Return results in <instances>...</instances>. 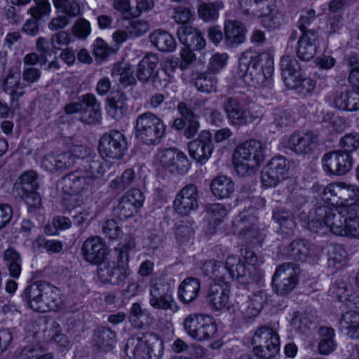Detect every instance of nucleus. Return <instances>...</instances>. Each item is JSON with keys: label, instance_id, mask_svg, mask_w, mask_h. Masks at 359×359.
I'll return each instance as SVG.
<instances>
[{"label": "nucleus", "instance_id": "1", "mask_svg": "<svg viewBox=\"0 0 359 359\" xmlns=\"http://www.w3.org/2000/svg\"><path fill=\"white\" fill-rule=\"evenodd\" d=\"M307 227L314 233L329 229L337 236L359 238V208L355 205L318 206L309 212Z\"/></svg>", "mask_w": 359, "mask_h": 359}, {"label": "nucleus", "instance_id": "2", "mask_svg": "<svg viewBox=\"0 0 359 359\" xmlns=\"http://www.w3.org/2000/svg\"><path fill=\"white\" fill-rule=\"evenodd\" d=\"M273 69V60L269 54L248 50L239 57V75L250 86L270 87Z\"/></svg>", "mask_w": 359, "mask_h": 359}, {"label": "nucleus", "instance_id": "3", "mask_svg": "<svg viewBox=\"0 0 359 359\" xmlns=\"http://www.w3.org/2000/svg\"><path fill=\"white\" fill-rule=\"evenodd\" d=\"M266 147L259 140L250 139L239 144L233 154V163L241 177L254 175L266 158Z\"/></svg>", "mask_w": 359, "mask_h": 359}, {"label": "nucleus", "instance_id": "4", "mask_svg": "<svg viewBox=\"0 0 359 359\" xmlns=\"http://www.w3.org/2000/svg\"><path fill=\"white\" fill-rule=\"evenodd\" d=\"M25 297L29 306L39 313L55 310L60 303L58 288L45 281H37L28 286Z\"/></svg>", "mask_w": 359, "mask_h": 359}, {"label": "nucleus", "instance_id": "5", "mask_svg": "<svg viewBox=\"0 0 359 359\" xmlns=\"http://www.w3.org/2000/svg\"><path fill=\"white\" fill-rule=\"evenodd\" d=\"M135 128L139 140L146 144H156L164 137L166 126L158 116L145 112L137 117Z\"/></svg>", "mask_w": 359, "mask_h": 359}, {"label": "nucleus", "instance_id": "6", "mask_svg": "<svg viewBox=\"0 0 359 359\" xmlns=\"http://www.w3.org/2000/svg\"><path fill=\"white\" fill-rule=\"evenodd\" d=\"M161 344L156 334L147 332L141 337L129 339L125 351L130 359H158Z\"/></svg>", "mask_w": 359, "mask_h": 359}, {"label": "nucleus", "instance_id": "7", "mask_svg": "<svg viewBox=\"0 0 359 359\" xmlns=\"http://www.w3.org/2000/svg\"><path fill=\"white\" fill-rule=\"evenodd\" d=\"M187 334L197 341L210 340L217 334V325L212 318L208 315L193 313L184 320Z\"/></svg>", "mask_w": 359, "mask_h": 359}, {"label": "nucleus", "instance_id": "8", "mask_svg": "<svg viewBox=\"0 0 359 359\" xmlns=\"http://www.w3.org/2000/svg\"><path fill=\"white\" fill-rule=\"evenodd\" d=\"M255 354L264 359L275 356L279 351L280 339L276 330L268 326L257 329L252 339Z\"/></svg>", "mask_w": 359, "mask_h": 359}, {"label": "nucleus", "instance_id": "9", "mask_svg": "<svg viewBox=\"0 0 359 359\" xmlns=\"http://www.w3.org/2000/svg\"><path fill=\"white\" fill-rule=\"evenodd\" d=\"M355 186L344 182L330 183L325 187L315 185L313 189L320 192L322 199L334 207L346 205L345 203H352L355 196Z\"/></svg>", "mask_w": 359, "mask_h": 359}, {"label": "nucleus", "instance_id": "10", "mask_svg": "<svg viewBox=\"0 0 359 359\" xmlns=\"http://www.w3.org/2000/svg\"><path fill=\"white\" fill-rule=\"evenodd\" d=\"M128 149L126 138L118 130H112L103 135L99 141V151L106 161L121 159Z\"/></svg>", "mask_w": 359, "mask_h": 359}, {"label": "nucleus", "instance_id": "11", "mask_svg": "<svg viewBox=\"0 0 359 359\" xmlns=\"http://www.w3.org/2000/svg\"><path fill=\"white\" fill-rule=\"evenodd\" d=\"M299 269L294 263H283L276 270L272 285L275 292L278 295H286L292 291L298 281Z\"/></svg>", "mask_w": 359, "mask_h": 359}, {"label": "nucleus", "instance_id": "12", "mask_svg": "<svg viewBox=\"0 0 359 359\" xmlns=\"http://www.w3.org/2000/svg\"><path fill=\"white\" fill-rule=\"evenodd\" d=\"M156 159L164 168L172 173L182 175L187 172L190 167L185 154L175 148L159 151Z\"/></svg>", "mask_w": 359, "mask_h": 359}, {"label": "nucleus", "instance_id": "13", "mask_svg": "<svg viewBox=\"0 0 359 359\" xmlns=\"http://www.w3.org/2000/svg\"><path fill=\"white\" fill-rule=\"evenodd\" d=\"M90 183L81 170H76L62 177L57 184L58 192L74 197L88 191Z\"/></svg>", "mask_w": 359, "mask_h": 359}, {"label": "nucleus", "instance_id": "14", "mask_svg": "<svg viewBox=\"0 0 359 359\" xmlns=\"http://www.w3.org/2000/svg\"><path fill=\"white\" fill-rule=\"evenodd\" d=\"M222 105L228 120L233 126H244L259 118L258 115L251 113L233 97L227 98Z\"/></svg>", "mask_w": 359, "mask_h": 359}, {"label": "nucleus", "instance_id": "15", "mask_svg": "<svg viewBox=\"0 0 359 359\" xmlns=\"http://www.w3.org/2000/svg\"><path fill=\"white\" fill-rule=\"evenodd\" d=\"M289 165L285 158H272L261 173L262 184L266 187H275L287 175Z\"/></svg>", "mask_w": 359, "mask_h": 359}, {"label": "nucleus", "instance_id": "16", "mask_svg": "<svg viewBox=\"0 0 359 359\" xmlns=\"http://www.w3.org/2000/svg\"><path fill=\"white\" fill-rule=\"evenodd\" d=\"M188 149L191 158L200 163H205L214 149L212 134L208 130L201 131L196 139L189 142Z\"/></svg>", "mask_w": 359, "mask_h": 359}, {"label": "nucleus", "instance_id": "17", "mask_svg": "<svg viewBox=\"0 0 359 359\" xmlns=\"http://www.w3.org/2000/svg\"><path fill=\"white\" fill-rule=\"evenodd\" d=\"M199 197L198 188L196 185L189 184L184 187L176 195L174 201L175 211L183 215H188L191 211L198 207Z\"/></svg>", "mask_w": 359, "mask_h": 359}, {"label": "nucleus", "instance_id": "18", "mask_svg": "<svg viewBox=\"0 0 359 359\" xmlns=\"http://www.w3.org/2000/svg\"><path fill=\"white\" fill-rule=\"evenodd\" d=\"M144 196L138 189H133L127 191L123 196L118 206L115 209V214L120 219H126L133 216L142 207Z\"/></svg>", "mask_w": 359, "mask_h": 359}, {"label": "nucleus", "instance_id": "19", "mask_svg": "<svg viewBox=\"0 0 359 359\" xmlns=\"http://www.w3.org/2000/svg\"><path fill=\"white\" fill-rule=\"evenodd\" d=\"M322 161L325 170L332 175H342L352 168V159L347 152H329L324 155Z\"/></svg>", "mask_w": 359, "mask_h": 359}, {"label": "nucleus", "instance_id": "20", "mask_svg": "<svg viewBox=\"0 0 359 359\" xmlns=\"http://www.w3.org/2000/svg\"><path fill=\"white\" fill-rule=\"evenodd\" d=\"M149 304L156 309L176 312L179 307L172 294L165 291L161 283H154L149 289Z\"/></svg>", "mask_w": 359, "mask_h": 359}, {"label": "nucleus", "instance_id": "21", "mask_svg": "<svg viewBox=\"0 0 359 359\" xmlns=\"http://www.w3.org/2000/svg\"><path fill=\"white\" fill-rule=\"evenodd\" d=\"M318 136L313 132H295L287 140V147L297 154L311 153L317 147Z\"/></svg>", "mask_w": 359, "mask_h": 359}, {"label": "nucleus", "instance_id": "22", "mask_svg": "<svg viewBox=\"0 0 359 359\" xmlns=\"http://www.w3.org/2000/svg\"><path fill=\"white\" fill-rule=\"evenodd\" d=\"M230 285L229 281H214L208 288L206 296L208 304L216 311L225 308L229 301Z\"/></svg>", "mask_w": 359, "mask_h": 359}, {"label": "nucleus", "instance_id": "23", "mask_svg": "<svg viewBox=\"0 0 359 359\" xmlns=\"http://www.w3.org/2000/svg\"><path fill=\"white\" fill-rule=\"evenodd\" d=\"M83 259L93 264L105 259L109 250L101 238L94 236L86 239L81 248Z\"/></svg>", "mask_w": 359, "mask_h": 359}, {"label": "nucleus", "instance_id": "24", "mask_svg": "<svg viewBox=\"0 0 359 359\" xmlns=\"http://www.w3.org/2000/svg\"><path fill=\"white\" fill-rule=\"evenodd\" d=\"M318 35L316 31H308L299 36L296 50L297 57L304 61H309L316 55L318 48Z\"/></svg>", "mask_w": 359, "mask_h": 359}, {"label": "nucleus", "instance_id": "25", "mask_svg": "<svg viewBox=\"0 0 359 359\" xmlns=\"http://www.w3.org/2000/svg\"><path fill=\"white\" fill-rule=\"evenodd\" d=\"M239 8L250 17L266 15L275 9L274 0H239Z\"/></svg>", "mask_w": 359, "mask_h": 359}, {"label": "nucleus", "instance_id": "26", "mask_svg": "<svg viewBox=\"0 0 359 359\" xmlns=\"http://www.w3.org/2000/svg\"><path fill=\"white\" fill-rule=\"evenodd\" d=\"M226 273H228L227 280L235 278L242 283H248L251 278L250 269L245 266L240 257L231 255L226 260Z\"/></svg>", "mask_w": 359, "mask_h": 359}, {"label": "nucleus", "instance_id": "27", "mask_svg": "<svg viewBox=\"0 0 359 359\" xmlns=\"http://www.w3.org/2000/svg\"><path fill=\"white\" fill-rule=\"evenodd\" d=\"M128 98L125 93L116 91L107 99L106 110L109 116L116 121L123 118L128 110Z\"/></svg>", "mask_w": 359, "mask_h": 359}, {"label": "nucleus", "instance_id": "28", "mask_svg": "<svg viewBox=\"0 0 359 359\" xmlns=\"http://www.w3.org/2000/svg\"><path fill=\"white\" fill-rule=\"evenodd\" d=\"M246 29L238 20H227L224 25V40L227 46L234 47L243 43L245 40Z\"/></svg>", "mask_w": 359, "mask_h": 359}, {"label": "nucleus", "instance_id": "29", "mask_svg": "<svg viewBox=\"0 0 359 359\" xmlns=\"http://www.w3.org/2000/svg\"><path fill=\"white\" fill-rule=\"evenodd\" d=\"M25 88V83L20 81V69L16 67H11L5 80L4 90L11 96V100L14 101L24 95Z\"/></svg>", "mask_w": 359, "mask_h": 359}, {"label": "nucleus", "instance_id": "30", "mask_svg": "<svg viewBox=\"0 0 359 359\" xmlns=\"http://www.w3.org/2000/svg\"><path fill=\"white\" fill-rule=\"evenodd\" d=\"M177 36L182 43L193 50H198L205 47V41L201 33L193 27H180Z\"/></svg>", "mask_w": 359, "mask_h": 359}, {"label": "nucleus", "instance_id": "31", "mask_svg": "<svg viewBox=\"0 0 359 359\" xmlns=\"http://www.w3.org/2000/svg\"><path fill=\"white\" fill-rule=\"evenodd\" d=\"M339 329L348 337L359 338V313L348 311L341 315L339 321Z\"/></svg>", "mask_w": 359, "mask_h": 359}, {"label": "nucleus", "instance_id": "32", "mask_svg": "<svg viewBox=\"0 0 359 359\" xmlns=\"http://www.w3.org/2000/svg\"><path fill=\"white\" fill-rule=\"evenodd\" d=\"M333 104L341 110L355 111L359 109V90L337 93Z\"/></svg>", "mask_w": 359, "mask_h": 359}, {"label": "nucleus", "instance_id": "33", "mask_svg": "<svg viewBox=\"0 0 359 359\" xmlns=\"http://www.w3.org/2000/svg\"><path fill=\"white\" fill-rule=\"evenodd\" d=\"M286 87L294 90L300 96L306 97L311 95L316 87V81L311 78L305 76L302 73L285 84Z\"/></svg>", "mask_w": 359, "mask_h": 359}, {"label": "nucleus", "instance_id": "34", "mask_svg": "<svg viewBox=\"0 0 359 359\" xmlns=\"http://www.w3.org/2000/svg\"><path fill=\"white\" fill-rule=\"evenodd\" d=\"M116 339V333L107 327H100L95 331L93 347L101 352L111 351Z\"/></svg>", "mask_w": 359, "mask_h": 359}, {"label": "nucleus", "instance_id": "35", "mask_svg": "<svg viewBox=\"0 0 359 359\" xmlns=\"http://www.w3.org/2000/svg\"><path fill=\"white\" fill-rule=\"evenodd\" d=\"M201 283L195 278H187L180 285L178 288V297L184 303L194 301L198 295Z\"/></svg>", "mask_w": 359, "mask_h": 359}, {"label": "nucleus", "instance_id": "36", "mask_svg": "<svg viewBox=\"0 0 359 359\" xmlns=\"http://www.w3.org/2000/svg\"><path fill=\"white\" fill-rule=\"evenodd\" d=\"M151 43L161 52H172L176 48V42L172 36L162 29H158L150 34Z\"/></svg>", "mask_w": 359, "mask_h": 359}, {"label": "nucleus", "instance_id": "37", "mask_svg": "<svg viewBox=\"0 0 359 359\" xmlns=\"http://www.w3.org/2000/svg\"><path fill=\"white\" fill-rule=\"evenodd\" d=\"M36 174L34 171H27L22 174L15 183L13 194L15 196H22L27 191L37 189Z\"/></svg>", "mask_w": 359, "mask_h": 359}, {"label": "nucleus", "instance_id": "38", "mask_svg": "<svg viewBox=\"0 0 359 359\" xmlns=\"http://www.w3.org/2000/svg\"><path fill=\"white\" fill-rule=\"evenodd\" d=\"M318 334L320 337L318 343L319 353L323 355H327L332 352L337 347L334 329L330 327H320L318 330Z\"/></svg>", "mask_w": 359, "mask_h": 359}, {"label": "nucleus", "instance_id": "39", "mask_svg": "<svg viewBox=\"0 0 359 359\" xmlns=\"http://www.w3.org/2000/svg\"><path fill=\"white\" fill-rule=\"evenodd\" d=\"M205 210L210 217L208 231L210 234H214L217 231V226L227 215V210L225 207L220 203L207 205Z\"/></svg>", "mask_w": 359, "mask_h": 359}, {"label": "nucleus", "instance_id": "40", "mask_svg": "<svg viewBox=\"0 0 359 359\" xmlns=\"http://www.w3.org/2000/svg\"><path fill=\"white\" fill-rule=\"evenodd\" d=\"M272 218L279 225L280 230L286 234H290L296 226L293 214L281 208L273 210Z\"/></svg>", "mask_w": 359, "mask_h": 359}, {"label": "nucleus", "instance_id": "41", "mask_svg": "<svg viewBox=\"0 0 359 359\" xmlns=\"http://www.w3.org/2000/svg\"><path fill=\"white\" fill-rule=\"evenodd\" d=\"M158 62V57L154 53H147L139 62L137 77L142 82H146L152 75Z\"/></svg>", "mask_w": 359, "mask_h": 359}, {"label": "nucleus", "instance_id": "42", "mask_svg": "<svg viewBox=\"0 0 359 359\" xmlns=\"http://www.w3.org/2000/svg\"><path fill=\"white\" fill-rule=\"evenodd\" d=\"M211 190L215 196L224 198L229 197L233 193L234 184L229 178L219 176L215 178L212 182Z\"/></svg>", "mask_w": 359, "mask_h": 359}, {"label": "nucleus", "instance_id": "43", "mask_svg": "<svg viewBox=\"0 0 359 359\" xmlns=\"http://www.w3.org/2000/svg\"><path fill=\"white\" fill-rule=\"evenodd\" d=\"M280 65L285 84L294 78L297 74H299L301 73V69L298 61L292 56H283L280 59Z\"/></svg>", "mask_w": 359, "mask_h": 359}, {"label": "nucleus", "instance_id": "44", "mask_svg": "<svg viewBox=\"0 0 359 359\" xmlns=\"http://www.w3.org/2000/svg\"><path fill=\"white\" fill-rule=\"evenodd\" d=\"M266 302V295L263 291H258L249 297L247 308L244 312L246 318H251L259 315Z\"/></svg>", "mask_w": 359, "mask_h": 359}, {"label": "nucleus", "instance_id": "45", "mask_svg": "<svg viewBox=\"0 0 359 359\" xmlns=\"http://www.w3.org/2000/svg\"><path fill=\"white\" fill-rule=\"evenodd\" d=\"M256 222V218L249 214H240L233 222L234 231H238V234L241 236H246L250 231L255 229L253 225Z\"/></svg>", "mask_w": 359, "mask_h": 359}, {"label": "nucleus", "instance_id": "46", "mask_svg": "<svg viewBox=\"0 0 359 359\" xmlns=\"http://www.w3.org/2000/svg\"><path fill=\"white\" fill-rule=\"evenodd\" d=\"M203 270L207 276L213 277L215 281L226 280L225 266L214 260L207 261L203 266Z\"/></svg>", "mask_w": 359, "mask_h": 359}, {"label": "nucleus", "instance_id": "47", "mask_svg": "<svg viewBox=\"0 0 359 359\" xmlns=\"http://www.w3.org/2000/svg\"><path fill=\"white\" fill-rule=\"evenodd\" d=\"M41 332H36L34 337L41 341H49L53 339L57 333L62 331L60 325L55 321L46 322L41 326Z\"/></svg>", "mask_w": 359, "mask_h": 359}, {"label": "nucleus", "instance_id": "48", "mask_svg": "<svg viewBox=\"0 0 359 359\" xmlns=\"http://www.w3.org/2000/svg\"><path fill=\"white\" fill-rule=\"evenodd\" d=\"M223 8L221 1L211 3H202L198 8L199 16L205 21L215 19L217 17V12Z\"/></svg>", "mask_w": 359, "mask_h": 359}, {"label": "nucleus", "instance_id": "49", "mask_svg": "<svg viewBox=\"0 0 359 359\" xmlns=\"http://www.w3.org/2000/svg\"><path fill=\"white\" fill-rule=\"evenodd\" d=\"M289 252L295 260L303 261L309 254V245L304 240H296L290 245Z\"/></svg>", "mask_w": 359, "mask_h": 359}, {"label": "nucleus", "instance_id": "50", "mask_svg": "<svg viewBox=\"0 0 359 359\" xmlns=\"http://www.w3.org/2000/svg\"><path fill=\"white\" fill-rule=\"evenodd\" d=\"M56 8L64 14L70 16H78L81 13V8L77 0H53Z\"/></svg>", "mask_w": 359, "mask_h": 359}, {"label": "nucleus", "instance_id": "51", "mask_svg": "<svg viewBox=\"0 0 359 359\" xmlns=\"http://www.w3.org/2000/svg\"><path fill=\"white\" fill-rule=\"evenodd\" d=\"M79 170H83L84 177L87 178L90 184H91L95 179L101 177L104 172L101 163L95 160L87 162L86 165H84L83 168Z\"/></svg>", "mask_w": 359, "mask_h": 359}, {"label": "nucleus", "instance_id": "52", "mask_svg": "<svg viewBox=\"0 0 359 359\" xmlns=\"http://www.w3.org/2000/svg\"><path fill=\"white\" fill-rule=\"evenodd\" d=\"M135 177L134 170L126 169L120 177H117L110 182L109 187L113 190H123L131 184Z\"/></svg>", "mask_w": 359, "mask_h": 359}, {"label": "nucleus", "instance_id": "53", "mask_svg": "<svg viewBox=\"0 0 359 359\" xmlns=\"http://www.w3.org/2000/svg\"><path fill=\"white\" fill-rule=\"evenodd\" d=\"M114 262L103 259L98 262L97 274L100 280L104 283H111Z\"/></svg>", "mask_w": 359, "mask_h": 359}, {"label": "nucleus", "instance_id": "54", "mask_svg": "<svg viewBox=\"0 0 359 359\" xmlns=\"http://www.w3.org/2000/svg\"><path fill=\"white\" fill-rule=\"evenodd\" d=\"M195 86L201 92H215L217 90V80L212 76L201 75L196 78Z\"/></svg>", "mask_w": 359, "mask_h": 359}, {"label": "nucleus", "instance_id": "55", "mask_svg": "<svg viewBox=\"0 0 359 359\" xmlns=\"http://www.w3.org/2000/svg\"><path fill=\"white\" fill-rule=\"evenodd\" d=\"M35 6L29 10V13L35 20H40L43 16L48 15L50 11V4L48 0H34Z\"/></svg>", "mask_w": 359, "mask_h": 359}, {"label": "nucleus", "instance_id": "56", "mask_svg": "<svg viewBox=\"0 0 359 359\" xmlns=\"http://www.w3.org/2000/svg\"><path fill=\"white\" fill-rule=\"evenodd\" d=\"M72 32L76 37L84 39L87 38L91 32L90 22L83 18L78 19L72 26Z\"/></svg>", "mask_w": 359, "mask_h": 359}, {"label": "nucleus", "instance_id": "57", "mask_svg": "<svg viewBox=\"0 0 359 359\" xmlns=\"http://www.w3.org/2000/svg\"><path fill=\"white\" fill-rule=\"evenodd\" d=\"M39 248H45L47 252L51 253H59L62 250V243L60 241L46 240L43 237H38L35 241Z\"/></svg>", "mask_w": 359, "mask_h": 359}, {"label": "nucleus", "instance_id": "58", "mask_svg": "<svg viewBox=\"0 0 359 359\" xmlns=\"http://www.w3.org/2000/svg\"><path fill=\"white\" fill-rule=\"evenodd\" d=\"M229 56L226 53H215L210 59L208 69L212 73H217L224 68L227 62Z\"/></svg>", "mask_w": 359, "mask_h": 359}, {"label": "nucleus", "instance_id": "59", "mask_svg": "<svg viewBox=\"0 0 359 359\" xmlns=\"http://www.w3.org/2000/svg\"><path fill=\"white\" fill-rule=\"evenodd\" d=\"M130 274L128 268L114 264L111 283L114 285H122Z\"/></svg>", "mask_w": 359, "mask_h": 359}, {"label": "nucleus", "instance_id": "60", "mask_svg": "<svg viewBox=\"0 0 359 359\" xmlns=\"http://www.w3.org/2000/svg\"><path fill=\"white\" fill-rule=\"evenodd\" d=\"M192 15L193 14L189 8L184 6H177L174 8L172 18L176 23L187 24L190 21Z\"/></svg>", "mask_w": 359, "mask_h": 359}, {"label": "nucleus", "instance_id": "61", "mask_svg": "<svg viewBox=\"0 0 359 359\" xmlns=\"http://www.w3.org/2000/svg\"><path fill=\"white\" fill-rule=\"evenodd\" d=\"M341 146L344 149V152L353 151L359 146V135L348 134L341 138L340 141Z\"/></svg>", "mask_w": 359, "mask_h": 359}, {"label": "nucleus", "instance_id": "62", "mask_svg": "<svg viewBox=\"0 0 359 359\" xmlns=\"http://www.w3.org/2000/svg\"><path fill=\"white\" fill-rule=\"evenodd\" d=\"M332 294L340 302L347 300L350 293L346 283L344 280L336 282L332 287Z\"/></svg>", "mask_w": 359, "mask_h": 359}, {"label": "nucleus", "instance_id": "63", "mask_svg": "<svg viewBox=\"0 0 359 359\" xmlns=\"http://www.w3.org/2000/svg\"><path fill=\"white\" fill-rule=\"evenodd\" d=\"M194 236L193 228L187 224H180L176 230V237L179 242L184 243L189 241Z\"/></svg>", "mask_w": 359, "mask_h": 359}, {"label": "nucleus", "instance_id": "64", "mask_svg": "<svg viewBox=\"0 0 359 359\" xmlns=\"http://www.w3.org/2000/svg\"><path fill=\"white\" fill-rule=\"evenodd\" d=\"M76 163V157L71 152H66L57 156V170L73 166Z\"/></svg>", "mask_w": 359, "mask_h": 359}]
</instances>
